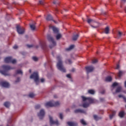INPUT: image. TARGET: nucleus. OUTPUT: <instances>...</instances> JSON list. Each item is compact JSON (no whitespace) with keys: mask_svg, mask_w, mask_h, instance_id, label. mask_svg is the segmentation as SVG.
Returning <instances> with one entry per match:
<instances>
[{"mask_svg":"<svg viewBox=\"0 0 126 126\" xmlns=\"http://www.w3.org/2000/svg\"><path fill=\"white\" fill-rule=\"evenodd\" d=\"M1 68L3 70H0V73H1L3 75L5 76H9L10 74L8 73V70H10V69H14V68H12L9 65H3L1 66Z\"/></svg>","mask_w":126,"mask_h":126,"instance_id":"1","label":"nucleus"},{"mask_svg":"<svg viewBox=\"0 0 126 126\" xmlns=\"http://www.w3.org/2000/svg\"><path fill=\"white\" fill-rule=\"evenodd\" d=\"M57 61L58 62L57 64V68L62 71V72H65L66 71L65 70V68L63 67V61H62V57L61 56H57Z\"/></svg>","mask_w":126,"mask_h":126,"instance_id":"2","label":"nucleus"},{"mask_svg":"<svg viewBox=\"0 0 126 126\" xmlns=\"http://www.w3.org/2000/svg\"><path fill=\"white\" fill-rule=\"evenodd\" d=\"M58 106H60V102L59 101H51L45 104V107H46V108L48 107H58Z\"/></svg>","mask_w":126,"mask_h":126,"instance_id":"3","label":"nucleus"},{"mask_svg":"<svg viewBox=\"0 0 126 126\" xmlns=\"http://www.w3.org/2000/svg\"><path fill=\"white\" fill-rule=\"evenodd\" d=\"M30 78L34 80V82H35L36 85L39 84V75L37 72H33V74L31 75Z\"/></svg>","mask_w":126,"mask_h":126,"instance_id":"4","label":"nucleus"},{"mask_svg":"<svg viewBox=\"0 0 126 126\" xmlns=\"http://www.w3.org/2000/svg\"><path fill=\"white\" fill-rule=\"evenodd\" d=\"M82 98L83 99V101H86V100H88V101H89L90 104H94L95 103H97V102H98L97 100H96V99L91 97H86L82 96Z\"/></svg>","mask_w":126,"mask_h":126,"instance_id":"5","label":"nucleus"},{"mask_svg":"<svg viewBox=\"0 0 126 126\" xmlns=\"http://www.w3.org/2000/svg\"><path fill=\"white\" fill-rule=\"evenodd\" d=\"M47 39L48 40V41H49V42H51L53 44V46L52 45L49 46V48H50V49H52L53 47H54V46H56V45H57L56 41L54 40V38H53V37H52L51 35L50 34L47 35Z\"/></svg>","mask_w":126,"mask_h":126,"instance_id":"6","label":"nucleus"},{"mask_svg":"<svg viewBox=\"0 0 126 126\" xmlns=\"http://www.w3.org/2000/svg\"><path fill=\"white\" fill-rule=\"evenodd\" d=\"M4 62L6 63H16V60H12V57H11L5 58L4 59Z\"/></svg>","mask_w":126,"mask_h":126,"instance_id":"7","label":"nucleus"},{"mask_svg":"<svg viewBox=\"0 0 126 126\" xmlns=\"http://www.w3.org/2000/svg\"><path fill=\"white\" fill-rule=\"evenodd\" d=\"M17 32L18 34H24L25 29L24 28H20V26H17L16 27Z\"/></svg>","mask_w":126,"mask_h":126,"instance_id":"8","label":"nucleus"},{"mask_svg":"<svg viewBox=\"0 0 126 126\" xmlns=\"http://www.w3.org/2000/svg\"><path fill=\"white\" fill-rule=\"evenodd\" d=\"M49 119H50V126H52V125H56V126H59V121L58 120H56V121H54L53 120V117H51V116H49Z\"/></svg>","mask_w":126,"mask_h":126,"instance_id":"9","label":"nucleus"},{"mask_svg":"<svg viewBox=\"0 0 126 126\" xmlns=\"http://www.w3.org/2000/svg\"><path fill=\"white\" fill-rule=\"evenodd\" d=\"M0 86L2 87H4L5 88H9V83L6 82H0Z\"/></svg>","mask_w":126,"mask_h":126,"instance_id":"10","label":"nucleus"},{"mask_svg":"<svg viewBox=\"0 0 126 126\" xmlns=\"http://www.w3.org/2000/svg\"><path fill=\"white\" fill-rule=\"evenodd\" d=\"M38 116L40 120H42L45 116V110L44 109H41L39 113H38Z\"/></svg>","mask_w":126,"mask_h":126,"instance_id":"11","label":"nucleus"},{"mask_svg":"<svg viewBox=\"0 0 126 126\" xmlns=\"http://www.w3.org/2000/svg\"><path fill=\"white\" fill-rule=\"evenodd\" d=\"M86 70L88 74L89 72H92V71L94 70V67L92 66H88L86 67Z\"/></svg>","mask_w":126,"mask_h":126,"instance_id":"12","label":"nucleus"},{"mask_svg":"<svg viewBox=\"0 0 126 126\" xmlns=\"http://www.w3.org/2000/svg\"><path fill=\"white\" fill-rule=\"evenodd\" d=\"M50 29H52L54 33L55 34H59V29L55 27L49 26Z\"/></svg>","mask_w":126,"mask_h":126,"instance_id":"13","label":"nucleus"},{"mask_svg":"<svg viewBox=\"0 0 126 126\" xmlns=\"http://www.w3.org/2000/svg\"><path fill=\"white\" fill-rule=\"evenodd\" d=\"M74 113H75L76 114H77V113H81V114H85L86 113V111H85L83 109H76L74 111Z\"/></svg>","mask_w":126,"mask_h":126,"instance_id":"14","label":"nucleus"},{"mask_svg":"<svg viewBox=\"0 0 126 126\" xmlns=\"http://www.w3.org/2000/svg\"><path fill=\"white\" fill-rule=\"evenodd\" d=\"M41 46L42 49L44 50V51H47V49H48V47H47V45H46V42H43L41 43Z\"/></svg>","mask_w":126,"mask_h":126,"instance_id":"15","label":"nucleus"},{"mask_svg":"<svg viewBox=\"0 0 126 126\" xmlns=\"http://www.w3.org/2000/svg\"><path fill=\"white\" fill-rule=\"evenodd\" d=\"M67 125L69 126H77L78 124L76 122H67Z\"/></svg>","mask_w":126,"mask_h":126,"instance_id":"16","label":"nucleus"},{"mask_svg":"<svg viewBox=\"0 0 126 126\" xmlns=\"http://www.w3.org/2000/svg\"><path fill=\"white\" fill-rule=\"evenodd\" d=\"M46 19L47 21H51V20H52L54 22H56V21L53 20V17L51 15H48Z\"/></svg>","mask_w":126,"mask_h":126,"instance_id":"17","label":"nucleus"},{"mask_svg":"<svg viewBox=\"0 0 126 126\" xmlns=\"http://www.w3.org/2000/svg\"><path fill=\"white\" fill-rule=\"evenodd\" d=\"M111 113H112V114H110L109 116V118H110V120H112L113 119V117H114V116H115V115H116V111H112Z\"/></svg>","mask_w":126,"mask_h":126,"instance_id":"18","label":"nucleus"},{"mask_svg":"<svg viewBox=\"0 0 126 126\" xmlns=\"http://www.w3.org/2000/svg\"><path fill=\"white\" fill-rule=\"evenodd\" d=\"M74 48V45H71L68 48L65 49V51H71Z\"/></svg>","mask_w":126,"mask_h":126,"instance_id":"19","label":"nucleus"},{"mask_svg":"<svg viewBox=\"0 0 126 126\" xmlns=\"http://www.w3.org/2000/svg\"><path fill=\"white\" fill-rule=\"evenodd\" d=\"M4 106L6 107V108H9L10 103H9V102H5L4 103Z\"/></svg>","mask_w":126,"mask_h":126,"instance_id":"20","label":"nucleus"},{"mask_svg":"<svg viewBox=\"0 0 126 126\" xmlns=\"http://www.w3.org/2000/svg\"><path fill=\"white\" fill-rule=\"evenodd\" d=\"M78 37H79V35L78 34H76L74 35L72 37L73 41H76V40L78 39Z\"/></svg>","mask_w":126,"mask_h":126,"instance_id":"21","label":"nucleus"},{"mask_svg":"<svg viewBox=\"0 0 126 126\" xmlns=\"http://www.w3.org/2000/svg\"><path fill=\"white\" fill-rule=\"evenodd\" d=\"M110 32V29L109 28V27H107L105 28L104 32L105 34H109V32Z\"/></svg>","mask_w":126,"mask_h":126,"instance_id":"22","label":"nucleus"},{"mask_svg":"<svg viewBox=\"0 0 126 126\" xmlns=\"http://www.w3.org/2000/svg\"><path fill=\"white\" fill-rule=\"evenodd\" d=\"M122 91V87L120 86L118 87L116 90V93H119V92H121Z\"/></svg>","mask_w":126,"mask_h":126,"instance_id":"23","label":"nucleus"},{"mask_svg":"<svg viewBox=\"0 0 126 126\" xmlns=\"http://www.w3.org/2000/svg\"><path fill=\"white\" fill-rule=\"evenodd\" d=\"M119 117H120V118H124V116H125V112L124 111L120 112L119 114Z\"/></svg>","mask_w":126,"mask_h":126,"instance_id":"24","label":"nucleus"},{"mask_svg":"<svg viewBox=\"0 0 126 126\" xmlns=\"http://www.w3.org/2000/svg\"><path fill=\"white\" fill-rule=\"evenodd\" d=\"M105 81H108L109 82L112 81V77H111V76H107L105 78Z\"/></svg>","mask_w":126,"mask_h":126,"instance_id":"25","label":"nucleus"},{"mask_svg":"<svg viewBox=\"0 0 126 126\" xmlns=\"http://www.w3.org/2000/svg\"><path fill=\"white\" fill-rule=\"evenodd\" d=\"M94 120H95V121H98L101 119V117H99L97 115H94Z\"/></svg>","mask_w":126,"mask_h":126,"instance_id":"26","label":"nucleus"},{"mask_svg":"<svg viewBox=\"0 0 126 126\" xmlns=\"http://www.w3.org/2000/svg\"><path fill=\"white\" fill-rule=\"evenodd\" d=\"M80 123H81V124H82V125H83V126H86V125H87L86 124V122L83 119H81L80 120Z\"/></svg>","mask_w":126,"mask_h":126,"instance_id":"27","label":"nucleus"},{"mask_svg":"<svg viewBox=\"0 0 126 126\" xmlns=\"http://www.w3.org/2000/svg\"><path fill=\"white\" fill-rule=\"evenodd\" d=\"M88 93L89 94H95V91H94V90H89L88 91Z\"/></svg>","mask_w":126,"mask_h":126,"instance_id":"28","label":"nucleus"},{"mask_svg":"<svg viewBox=\"0 0 126 126\" xmlns=\"http://www.w3.org/2000/svg\"><path fill=\"white\" fill-rule=\"evenodd\" d=\"M118 96H119V98H123L125 102H126V96H124V95H123L122 94L119 95Z\"/></svg>","mask_w":126,"mask_h":126,"instance_id":"29","label":"nucleus"},{"mask_svg":"<svg viewBox=\"0 0 126 126\" xmlns=\"http://www.w3.org/2000/svg\"><path fill=\"white\" fill-rule=\"evenodd\" d=\"M23 74V72H22V71L21 70H17L16 72V74Z\"/></svg>","mask_w":126,"mask_h":126,"instance_id":"30","label":"nucleus"},{"mask_svg":"<svg viewBox=\"0 0 126 126\" xmlns=\"http://www.w3.org/2000/svg\"><path fill=\"white\" fill-rule=\"evenodd\" d=\"M62 38V34H58L56 35V39L57 40H60Z\"/></svg>","mask_w":126,"mask_h":126,"instance_id":"31","label":"nucleus"},{"mask_svg":"<svg viewBox=\"0 0 126 126\" xmlns=\"http://www.w3.org/2000/svg\"><path fill=\"white\" fill-rule=\"evenodd\" d=\"M83 108H88V107H89V104L85 103L83 104Z\"/></svg>","mask_w":126,"mask_h":126,"instance_id":"32","label":"nucleus"},{"mask_svg":"<svg viewBox=\"0 0 126 126\" xmlns=\"http://www.w3.org/2000/svg\"><path fill=\"white\" fill-rule=\"evenodd\" d=\"M30 28L32 30H35V28H36V27H35V25H31Z\"/></svg>","mask_w":126,"mask_h":126,"instance_id":"33","label":"nucleus"},{"mask_svg":"<svg viewBox=\"0 0 126 126\" xmlns=\"http://www.w3.org/2000/svg\"><path fill=\"white\" fill-rule=\"evenodd\" d=\"M29 96L30 97V98H34V97L35 96V94L33 93H30L29 94Z\"/></svg>","mask_w":126,"mask_h":126,"instance_id":"34","label":"nucleus"},{"mask_svg":"<svg viewBox=\"0 0 126 126\" xmlns=\"http://www.w3.org/2000/svg\"><path fill=\"white\" fill-rule=\"evenodd\" d=\"M122 75H123V71H120L118 74V77H122Z\"/></svg>","mask_w":126,"mask_h":126,"instance_id":"35","label":"nucleus"},{"mask_svg":"<svg viewBox=\"0 0 126 126\" xmlns=\"http://www.w3.org/2000/svg\"><path fill=\"white\" fill-rule=\"evenodd\" d=\"M39 4H41V5H44L45 2H44V0H41L39 1Z\"/></svg>","mask_w":126,"mask_h":126,"instance_id":"36","label":"nucleus"},{"mask_svg":"<svg viewBox=\"0 0 126 126\" xmlns=\"http://www.w3.org/2000/svg\"><path fill=\"white\" fill-rule=\"evenodd\" d=\"M123 35V32L119 31L118 32V37H122V35Z\"/></svg>","mask_w":126,"mask_h":126,"instance_id":"37","label":"nucleus"},{"mask_svg":"<svg viewBox=\"0 0 126 126\" xmlns=\"http://www.w3.org/2000/svg\"><path fill=\"white\" fill-rule=\"evenodd\" d=\"M112 87H116V86H118V83L117 82H114L113 84H112Z\"/></svg>","mask_w":126,"mask_h":126,"instance_id":"38","label":"nucleus"},{"mask_svg":"<svg viewBox=\"0 0 126 126\" xmlns=\"http://www.w3.org/2000/svg\"><path fill=\"white\" fill-rule=\"evenodd\" d=\"M32 60L34 62H37V61H38V58L37 57H32Z\"/></svg>","mask_w":126,"mask_h":126,"instance_id":"39","label":"nucleus"},{"mask_svg":"<svg viewBox=\"0 0 126 126\" xmlns=\"http://www.w3.org/2000/svg\"><path fill=\"white\" fill-rule=\"evenodd\" d=\"M98 63V60L97 59H94V60L92 61V63Z\"/></svg>","mask_w":126,"mask_h":126,"instance_id":"40","label":"nucleus"},{"mask_svg":"<svg viewBox=\"0 0 126 126\" xmlns=\"http://www.w3.org/2000/svg\"><path fill=\"white\" fill-rule=\"evenodd\" d=\"M93 21H93V20H92V19H88L87 21V22H88V23H89L90 24V23L93 22Z\"/></svg>","mask_w":126,"mask_h":126,"instance_id":"41","label":"nucleus"},{"mask_svg":"<svg viewBox=\"0 0 126 126\" xmlns=\"http://www.w3.org/2000/svg\"><path fill=\"white\" fill-rule=\"evenodd\" d=\"M40 108H41V105L38 104V105H36L35 106V109H40Z\"/></svg>","mask_w":126,"mask_h":126,"instance_id":"42","label":"nucleus"},{"mask_svg":"<svg viewBox=\"0 0 126 126\" xmlns=\"http://www.w3.org/2000/svg\"><path fill=\"white\" fill-rule=\"evenodd\" d=\"M66 62H68L69 63V64H71L72 63V62H71V60L70 59H68L66 61Z\"/></svg>","mask_w":126,"mask_h":126,"instance_id":"43","label":"nucleus"},{"mask_svg":"<svg viewBox=\"0 0 126 126\" xmlns=\"http://www.w3.org/2000/svg\"><path fill=\"white\" fill-rule=\"evenodd\" d=\"M20 81V78H17V80L15 81V83H17Z\"/></svg>","mask_w":126,"mask_h":126,"instance_id":"44","label":"nucleus"},{"mask_svg":"<svg viewBox=\"0 0 126 126\" xmlns=\"http://www.w3.org/2000/svg\"><path fill=\"white\" fill-rule=\"evenodd\" d=\"M60 118L61 119V120H63V114H60Z\"/></svg>","mask_w":126,"mask_h":126,"instance_id":"45","label":"nucleus"},{"mask_svg":"<svg viewBox=\"0 0 126 126\" xmlns=\"http://www.w3.org/2000/svg\"><path fill=\"white\" fill-rule=\"evenodd\" d=\"M27 47H28V48H32V47H33V45L27 44Z\"/></svg>","mask_w":126,"mask_h":126,"instance_id":"46","label":"nucleus"},{"mask_svg":"<svg viewBox=\"0 0 126 126\" xmlns=\"http://www.w3.org/2000/svg\"><path fill=\"white\" fill-rule=\"evenodd\" d=\"M66 77H67L68 78H71V76H70V74H68L66 75Z\"/></svg>","mask_w":126,"mask_h":126,"instance_id":"47","label":"nucleus"},{"mask_svg":"<svg viewBox=\"0 0 126 126\" xmlns=\"http://www.w3.org/2000/svg\"><path fill=\"white\" fill-rule=\"evenodd\" d=\"M100 102H104V101H105V99L104 98H100Z\"/></svg>","mask_w":126,"mask_h":126,"instance_id":"48","label":"nucleus"},{"mask_svg":"<svg viewBox=\"0 0 126 126\" xmlns=\"http://www.w3.org/2000/svg\"><path fill=\"white\" fill-rule=\"evenodd\" d=\"M122 2H121V7H122V5L123 4V2H126V0H121Z\"/></svg>","mask_w":126,"mask_h":126,"instance_id":"49","label":"nucleus"},{"mask_svg":"<svg viewBox=\"0 0 126 126\" xmlns=\"http://www.w3.org/2000/svg\"><path fill=\"white\" fill-rule=\"evenodd\" d=\"M13 49H17V48H18V46H17V45H15L13 47Z\"/></svg>","mask_w":126,"mask_h":126,"instance_id":"50","label":"nucleus"},{"mask_svg":"<svg viewBox=\"0 0 126 126\" xmlns=\"http://www.w3.org/2000/svg\"><path fill=\"white\" fill-rule=\"evenodd\" d=\"M53 3L54 4H59V3L57 1H54Z\"/></svg>","mask_w":126,"mask_h":126,"instance_id":"51","label":"nucleus"},{"mask_svg":"<svg viewBox=\"0 0 126 126\" xmlns=\"http://www.w3.org/2000/svg\"><path fill=\"white\" fill-rule=\"evenodd\" d=\"M40 81H41V82H42V83L44 82L45 81V79H44V78L41 79H40Z\"/></svg>","mask_w":126,"mask_h":126,"instance_id":"52","label":"nucleus"},{"mask_svg":"<svg viewBox=\"0 0 126 126\" xmlns=\"http://www.w3.org/2000/svg\"><path fill=\"white\" fill-rule=\"evenodd\" d=\"M119 68H120V65L117 64L116 67V69H119Z\"/></svg>","mask_w":126,"mask_h":126,"instance_id":"53","label":"nucleus"},{"mask_svg":"<svg viewBox=\"0 0 126 126\" xmlns=\"http://www.w3.org/2000/svg\"><path fill=\"white\" fill-rule=\"evenodd\" d=\"M55 11L56 13H58V12H59V9L58 8H56L55 9Z\"/></svg>","mask_w":126,"mask_h":126,"instance_id":"54","label":"nucleus"},{"mask_svg":"<svg viewBox=\"0 0 126 126\" xmlns=\"http://www.w3.org/2000/svg\"><path fill=\"white\" fill-rule=\"evenodd\" d=\"M101 94H104V93H105V91H104V90L102 91L101 92Z\"/></svg>","mask_w":126,"mask_h":126,"instance_id":"55","label":"nucleus"},{"mask_svg":"<svg viewBox=\"0 0 126 126\" xmlns=\"http://www.w3.org/2000/svg\"><path fill=\"white\" fill-rule=\"evenodd\" d=\"M92 27H93V28H97V27H98V26H95V27H94L93 26H92Z\"/></svg>","mask_w":126,"mask_h":126,"instance_id":"56","label":"nucleus"},{"mask_svg":"<svg viewBox=\"0 0 126 126\" xmlns=\"http://www.w3.org/2000/svg\"><path fill=\"white\" fill-rule=\"evenodd\" d=\"M54 97V98H58V96H57V95H55Z\"/></svg>","mask_w":126,"mask_h":126,"instance_id":"57","label":"nucleus"},{"mask_svg":"<svg viewBox=\"0 0 126 126\" xmlns=\"http://www.w3.org/2000/svg\"><path fill=\"white\" fill-rule=\"evenodd\" d=\"M64 10H65V11H68V10H67V9H64Z\"/></svg>","mask_w":126,"mask_h":126,"instance_id":"58","label":"nucleus"},{"mask_svg":"<svg viewBox=\"0 0 126 126\" xmlns=\"http://www.w3.org/2000/svg\"><path fill=\"white\" fill-rule=\"evenodd\" d=\"M31 71H32L31 69H30L29 72H30V73H31Z\"/></svg>","mask_w":126,"mask_h":126,"instance_id":"59","label":"nucleus"},{"mask_svg":"<svg viewBox=\"0 0 126 126\" xmlns=\"http://www.w3.org/2000/svg\"><path fill=\"white\" fill-rule=\"evenodd\" d=\"M72 71H74V69H72Z\"/></svg>","mask_w":126,"mask_h":126,"instance_id":"60","label":"nucleus"},{"mask_svg":"<svg viewBox=\"0 0 126 126\" xmlns=\"http://www.w3.org/2000/svg\"><path fill=\"white\" fill-rule=\"evenodd\" d=\"M13 3H14V4H16V3L15 2H14Z\"/></svg>","mask_w":126,"mask_h":126,"instance_id":"61","label":"nucleus"},{"mask_svg":"<svg viewBox=\"0 0 126 126\" xmlns=\"http://www.w3.org/2000/svg\"><path fill=\"white\" fill-rule=\"evenodd\" d=\"M36 48H39V46H36Z\"/></svg>","mask_w":126,"mask_h":126,"instance_id":"62","label":"nucleus"},{"mask_svg":"<svg viewBox=\"0 0 126 126\" xmlns=\"http://www.w3.org/2000/svg\"><path fill=\"white\" fill-rule=\"evenodd\" d=\"M52 54L54 56V53L52 52Z\"/></svg>","mask_w":126,"mask_h":126,"instance_id":"63","label":"nucleus"},{"mask_svg":"<svg viewBox=\"0 0 126 126\" xmlns=\"http://www.w3.org/2000/svg\"><path fill=\"white\" fill-rule=\"evenodd\" d=\"M67 111H69V109H67Z\"/></svg>","mask_w":126,"mask_h":126,"instance_id":"64","label":"nucleus"}]
</instances>
